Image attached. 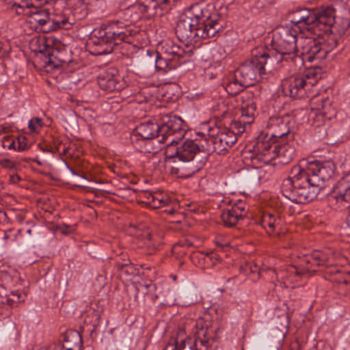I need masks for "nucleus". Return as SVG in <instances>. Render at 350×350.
<instances>
[{"label": "nucleus", "instance_id": "obj_25", "mask_svg": "<svg viewBox=\"0 0 350 350\" xmlns=\"http://www.w3.org/2000/svg\"><path fill=\"white\" fill-rule=\"evenodd\" d=\"M332 254L322 251H314L307 259V262L317 266L328 267L332 265Z\"/></svg>", "mask_w": 350, "mask_h": 350}, {"label": "nucleus", "instance_id": "obj_3", "mask_svg": "<svg viewBox=\"0 0 350 350\" xmlns=\"http://www.w3.org/2000/svg\"><path fill=\"white\" fill-rule=\"evenodd\" d=\"M224 24L218 14L211 13L202 3H196L180 16L175 33L179 40L193 44L214 37L224 30Z\"/></svg>", "mask_w": 350, "mask_h": 350}, {"label": "nucleus", "instance_id": "obj_47", "mask_svg": "<svg viewBox=\"0 0 350 350\" xmlns=\"http://www.w3.org/2000/svg\"><path fill=\"white\" fill-rule=\"evenodd\" d=\"M163 2L164 3H167L169 2V1H168V0H163Z\"/></svg>", "mask_w": 350, "mask_h": 350}, {"label": "nucleus", "instance_id": "obj_19", "mask_svg": "<svg viewBox=\"0 0 350 350\" xmlns=\"http://www.w3.org/2000/svg\"><path fill=\"white\" fill-rule=\"evenodd\" d=\"M247 214V209L245 205L241 203L234 204L230 208L223 211L221 218L222 222L226 226L232 227L235 226L237 222L243 219Z\"/></svg>", "mask_w": 350, "mask_h": 350}, {"label": "nucleus", "instance_id": "obj_27", "mask_svg": "<svg viewBox=\"0 0 350 350\" xmlns=\"http://www.w3.org/2000/svg\"><path fill=\"white\" fill-rule=\"evenodd\" d=\"M144 245L152 250H157L161 244V237L149 232L144 233Z\"/></svg>", "mask_w": 350, "mask_h": 350}, {"label": "nucleus", "instance_id": "obj_5", "mask_svg": "<svg viewBox=\"0 0 350 350\" xmlns=\"http://www.w3.org/2000/svg\"><path fill=\"white\" fill-rule=\"evenodd\" d=\"M137 33L133 26L123 21H113L107 25L93 31L95 38L92 43L98 55H105L111 53L114 46L122 42L132 43Z\"/></svg>", "mask_w": 350, "mask_h": 350}, {"label": "nucleus", "instance_id": "obj_6", "mask_svg": "<svg viewBox=\"0 0 350 350\" xmlns=\"http://www.w3.org/2000/svg\"><path fill=\"white\" fill-rule=\"evenodd\" d=\"M174 162H180L173 170L181 177H189L198 172L207 161L208 154L204 148L193 140H186L176 148L175 154L170 156Z\"/></svg>", "mask_w": 350, "mask_h": 350}, {"label": "nucleus", "instance_id": "obj_33", "mask_svg": "<svg viewBox=\"0 0 350 350\" xmlns=\"http://www.w3.org/2000/svg\"><path fill=\"white\" fill-rule=\"evenodd\" d=\"M1 146L3 148L16 150V139L11 137L5 136L1 140Z\"/></svg>", "mask_w": 350, "mask_h": 350}, {"label": "nucleus", "instance_id": "obj_2", "mask_svg": "<svg viewBox=\"0 0 350 350\" xmlns=\"http://www.w3.org/2000/svg\"><path fill=\"white\" fill-rule=\"evenodd\" d=\"M337 44V41L330 36L322 42L308 35L297 36V29L288 26L275 29L271 40V47L278 53V60H291L299 66H302L304 61L312 62L324 59Z\"/></svg>", "mask_w": 350, "mask_h": 350}, {"label": "nucleus", "instance_id": "obj_26", "mask_svg": "<svg viewBox=\"0 0 350 350\" xmlns=\"http://www.w3.org/2000/svg\"><path fill=\"white\" fill-rule=\"evenodd\" d=\"M306 272L305 269L298 268L294 265H288L285 269L279 271L276 275L277 278L281 280H293L294 277L301 276Z\"/></svg>", "mask_w": 350, "mask_h": 350}, {"label": "nucleus", "instance_id": "obj_4", "mask_svg": "<svg viewBox=\"0 0 350 350\" xmlns=\"http://www.w3.org/2000/svg\"><path fill=\"white\" fill-rule=\"evenodd\" d=\"M289 21L293 24V29L299 30L303 36L308 35L319 40L324 35L333 38L329 33L337 32L344 34L349 27L348 19H342L341 25L336 18L335 9L332 6L322 7L316 13L306 8H300L288 14Z\"/></svg>", "mask_w": 350, "mask_h": 350}, {"label": "nucleus", "instance_id": "obj_16", "mask_svg": "<svg viewBox=\"0 0 350 350\" xmlns=\"http://www.w3.org/2000/svg\"><path fill=\"white\" fill-rule=\"evenodd\" d=\"M97 81L101 89L108 92L120 91L125 86V82L114 68H109L101 72Z\"/></svg>", "mask_w": 350, "mask_h": 350}, {"label": "nucleus", "instance_id": "obj_17", "mask_svg": "<svg viewBox=\"0 0 350 350\" xmlns=\"http://www.w3.org/2000/svg\"><path fill=\"white\" fill-rule=\"evenodd\" d=\"M137 139H161L159 122L148 120L140 123L133 130L131 135V142H136Z\"/></svg>", "mask_w": 350, "mask_h": 350}, {"label": "nucleus", "instance_id": "obj_38", "mask_svg": "<svg viewBox=\"0 0 350 350\" xmlns=\"http://www.w3.org/2000/svg\"><path fill=\"white\" fill-rule=\"evenodd\" d=\"M11 295L13 296V299H16V301L21 302L23 301L21 299V295L18 291H13L11 293Z\"/></svg>", "mask_w": 350, "mask_h": 350}, {"label": "nucleus", "instance_id": "obj_45", "mask_svg": "<svg viewBox=\"0 0 350 350\" xmlns=\"http://www.w3.org/2000/svg\"><path fill=\"white\" fill-rule=\"evenodd\" d=\"M146 288H154V286L153 284H148L145 286Z\"/></svg>", "mask_w": 350, "mask_h": 350}, {"label": "nucleus", "instance_id": "obj_37", "mask_svg": "<svg viewBox=\"0 0 350 350\" xmlns=\"http://www.w3.org/2000/svg\"><path fill=\"white\" fill-rule=\"evenodd\" d=\"M133 268L132 266L127 264L122 265L120 267V274L122 275H133Z\"/></svg>", "mask_w": 350, "mask_h": 350}, {"label": "nucleus", "instance_id": "obj_23", "mask_svg": "<svg viewBox=\"0 0 350 350\" xmlns=\"http://www.w3.org/2000/svg\"><path fill=\"white\" fill-rule=\"evenodd\" d=\"M260 225L267 230L268 234H271L276 228H280L281 219L274 214L265 213L262 216Z\"/></svg>", "mask_w": 350, "mask_h": 350}, {"label": "nucleus", "instance_id": "obj_11", "mask_svg": "<svg viewBox=\"0 0 350 350\" xmlns=\"http://www.w3.org/2000/svg\"><path fill=\"white\" fill-rule=\"evenodd\" d=\"M319 79L320 76L314 70H309L304 75H293L282 80V92L293 98H304Z\"/></svg>", "mask_w": 350, "mask_h": 350}, {"label": "nucleus", "instance_id": "obj_9", "mask_svg": "<svg viewBox=\"0 0 350 350\" xmlns=\"http://www.w3.org/2000/svg\"><path fill=\"white\" fill-rule=\"evenodd\" d=\"M270 60L271 57L265 49H256L252 52L251 59L242 64L234 72L245 85L251 86L266 78V66Z\"/></svg>", "mask_w": 350, "mask_h": 350}, {"label": "nucleus", "instance_id": "obj_41", "mask_svg": "<svg viewBox=\"0 0 350 350\" xmlns=\"http://www.w3.org/2000/svg\"><path fill=\"white\" fill-rule=\"evenodd\" d=\"M60 230L63 234H67L70 232L71 227L68 226H62L59 227Z\"/></svg>", "mask_w": 350, "mask_h": 350}, {"label": "nucleus", "instance_id": "obj_42", "mask_svg": "<svg viewBox=\"0 0 350 350\" xmlns=\"http://www.w3.org/2000/svg\"><path fill=\"white\" fill-rule=\"evenodd\" d=\"M5 302L9 306H12L14 303L15 302H17L16 299H13V298H9L8 297L5 300Z\"/></svg>", "mask_w": 350, "mask_h": 350}, {"label": "nucleus", "instance_id": "obj_49", "mask_svg": "<svg viewBox=\"0 0 350 350\" xmlns=\"http://www.w3.org/2000/svg\"><path fill=\"white\" fill-rule=\"evenodd\" d=\"M221 107H225V105L224 103L221 104Z\"/></svg>", "mask_w": 350, "mask_h": 350}, {"label": "nucleus", "instance_id": "obj_48", "mask_svg": "<svg viewBox=\"0 0 350 350\" xmlns=\"http://www.w3.org/2000/svg\"><path fill=\"white\" fill-rule=\"evenodd\" d=\"M70 170H71V172H72V173L73 174H77L73 171V170H72V169H70Z\"/></svg>", "mask_w": 350, "mask_h": 350}, {"label": "nucleus", "instance_id": "obj_29", "mask_svg": "<svg viewBox=\"0 0 350 350\" xmlns=\"http://www.w3.org/2000/svg\"><path fill=\"white\" fill-rule=\"evenodd\" d=\"M256 109V105L252 100L248 101L243 100L241 106V118L245 117L253 121V116Z\"/></svg>", "mask_w": 350, "mask_h": 350}, {"label": "nucleus", "instance_id": "obj_21", "mask_svg": "<svg viewBox=\"0 0 350 350\" xmlns=\"http://www.w3.org/2000/svg\"><path fill=\"white\" fill-rule=\"evenodd\" d=\"M82 337L80 333L76 330H68L64 336L62 345H54L53 350H81Z\"/></svg>", "mask_w": 350, "mask_h": 350}, {"label": "nucleus", "instance_id": "obj_44", "mask_svg": "<svg viewBox=\"0 0 350 350\" xmlns=\"http://www.w3.org/2000/svg\"><path fill=\"white\" fill-rule=\"evenodd\" d=\"M347 224L348 227L350 228V211H349V216L347 219Z\"/></svg>", "mask_w": 350, "mask_h": 350}, {"label": "nucleus", "instance_id": "obj_24", "mask_svg": "<svg viewBox=\"0 0 350 350\" xmlns=\"http://www.w3.org/2000/svg\"><path fill=\"white\" fill-rule=\"evenodd\" d=\"M246 87H248V85H245L240 77H237L235 72L228 78L225 85L226 92L230 95L238 94Z\"/></svg>", "mask_w": 350, "mask_h": 350}, {"label": "nucleus", "instance_id": "obj_20", "mask_svg": "<svg viewBox=\"0 0 350 350\" xmlns=\"http://www.w3.org/2000/svg\"><path fill=\"white\" fill-rule=\"evenodd\" d=\"M350 203V174L343 176L334 187L329 200Z\"/></svg>", "mask_w": 350, "mask_h": 350}, {"label": "nucleus", "instance_id": "obj_32", "mask_svg": "<svg viewBox=\"0 0 350 350\" xmlns=\"http://www.w3.org/2000/svg\"><path fill=\"white\" fill-rule=\"evenodd\" d=\"M317 107L315 108L318 111L319 115H325L327 113V108L330 106L329 100L327 98H321L319 100Z\"/></svg>", "mask_w": 350, "mask_h": 350}, {"label": "nucleus", "instance_id": "obj_43", "mask_svg": "<svg viewBox=\"0 0 350 350\" xmlns=\"http://www.w3.org/2000/svg\"><path fill=\"white\" fill-rule=\"evenodd\" d=\"M3 55V46H2V44L1 42H0V57H1Z\"/></svg>", "mask_w": 350, "mask_h": 350}, {"label": "nucleus", "instance_id": "obj_39", "mask_svg": "<svg viewBox=\"0 0 350 350\" xmlns=\"http://www.w3.org/2000/svg\"><path fill=\"white\" fill-rule=\"evenodd\" d=\"M208 258H210L211 260L220 261L221 258L215 253L211 252L208 255Z\"/></svg>", "mask_w": 350, "mask_h": 350}, {"label": "nucleus", "instance_id": "obj_34", "mask_svg": "<svg viewBox=\"0 0 350 350\" xmlns=\"http://www.w3.org/2000/svg\"><path fill=\"white\" fill-rule=\"evenodd\" d=\"M33 18L34 20L41 26H44L49 22V16L46 13H36Z\"/></svg>", "mask_w": 350, "mask_h": 350}, {"label": "nucleus", "instance_id": "obj_36", "mask_svg": "<svg viewBox=\"0 0 350 350\" xmlns=\"http://www.w3.org/2000/svg\"><path fill=\"white\" fill-rule=\"evenodd\" d=\"M0 165L4 168L10 170H14L16 168V163L8 159H1Z\"/></svg>", "mask_w": 350, "mask_h": 350}, {"label": "nucleus", "instance_id": "obj_7", "mask_svg": "<svg viewBox=\"0 0 350 350\" xmlns=\"http://www.w3.org/2000/svg\"><path fill=\"white\" fill-rule=\"evenodd\" d=\"M192 332L195 339L185 337V332L179 329L175 343L167 344L163 350H210L213 342L214 330L203 319H197Z\"/></svg>", "mask_w": 350, "mask_h": 350}, {"label": "nucleus", "instance_id": "obj_35", "mask_svg": "<svg viewBox=\"0 0 350 350\" xmlns=\"http://www.w3.org/2000/svg\"><path fill=\"white\" fill-rule=\"evenodd\" d=\"M137 7H138V10L144 14H147L148 15H152L154 14L153 12L150 11L151 5H146L143 3H139L137 5ZM155 8H156V3L154 2H152V10H154Z\"/></svg>", "mask_w": 350, "mask_h": 350}, {"label": "nucleus", "instance_id": "obj_1", "mask_svg": "<svg viewBox=\"0 0 350 350\" xmlns=\"http://www.w3.org/2000/svg\"><path fill=\"white\" fill-rule=\"evenodd\" d=\"M335 165L331 161H301L294 165L288 176L282 180V195L296 204L313 200L334 175Z\"/></svg>", "mask_w": 350, "mask_h": 350}, {"label": "nucleus", "instance_id": "obj_12", "mask_svg": "<svg viewBox=\"0 0 350 350\" xmlns=\"http://www.w3.org/2000/svg\"><path fill=\"white\" fill-rule=\"evenodd\" d=\"M161 139L157 143L165 142L169 139V144H177L185 135L186 128L184 121L179 117L165 115L163 116L160 122Z\"/></svg>", "mask_w": 350, "mask_h": 350}, {"label": "nucleus", "instance_id": "obj_40", "mask_svg": "<svg viewBox=\"0 0 350 350\" xmlns=\"http://www.w3.org/2000/svg\"><path fill=\"white\" fill-rule=\"evenodd\" d=\"M21 180V178L17 174H12L10 176V180L11 183L16 184L18 183Z\"/></svg>", "mask_w": 350, "mask_h": 350}, {"label": "nucleus", "instance_id": "obj_14", "mask_svg": "<svg viewBox=\"0 0 350 350\" xmlns=\"http://www.w3.org/2000/svg\"><path fill=\"white\" fill-rule=\"evenodd\" d=\"M291 118L288 116L276 117L270 119L268 127L269 133L265 137L260 136L262 140L280 141L289 140L294 138V134L290 131Z\"/></svg>", "mask_w": 350, "mask_h": 350}, {"label": "nucleus", "instance_id": "obj_22", "mask_svg": "<svg viewBox=\"0 0 350 350\" xmlns=\"http://www.w3.org/2000/svg\"><path fill=\"white\" fill-rule=\"evenodd\" d=\"M157 139H137L136 142H131L137 150L144 154H154L161 149Z\"/></svg>", "mask_w": 350, "mask_h": 350}, {"label": "nucleus", "instance_id": "obj_28", "mask_svg": "<svg viewBox=\"0 0 350 350\" xmlns=\"http://www.w3.org/2000/svg\"><path fill=\"white\" fill-rule=\"evenodd\" d=\"M234 120L230 124V128L228 129L230 132H232L235 134V136L237 137L238 135H241L245 131V126L247 124H250L252 120L248 119L247 121L243 120Z\"/></svg>", "mask_w": 350, "mask_h": 350}, {"label": "nucleus", "instance_id": "obj_46", "mask_svg": "<svg viewBox=\"0 0 350 350\" xmlns=\"http://www.w3.org/2000/svg\"><path fill=\"white\" fill-rule=\"evenodd\" d=\"M226 110H224V111H222V115H223V116H225V115H226Z\"/></svg>", "mask_w": 350, "mask_h": 350}, {"label": "nucleus", "instance_id": "obj_30", "mask_svg": "<svg viewBox=\"0 0 350 350\" xmlns=\"http://www.w3.org/2000/svg\"><path fill=\"white\" fill-rule=\"evenodd\" d=\"M29 146L27 144V139L24 136H21L16 138V150L22 152L28 150Z\"/></svg>", "mask_w": 350, "mask_h": 350}, {"label": "nucleus", "instance_id": "obj_15", "mask_svg": "<svg viewBox=\"0 0 350 350\" xmlns=\"http://www.w3.org/2000/svg\"><path fill=\"white\" fill-rule=\"evenodd\" d=\"M39 49L38 51L44 55H47L45 63L47 67L51 68H57L63 65L68 64L70 61V57L68 54L66 50L62 47L51 48L44 38L38 40Z\"/></svg>", "mask_w": 350, "mask_h": 350}, {"label": "nucleus", "instance_id": "obj_13", "mask_svg": "<svg viewBox=\"0 0 350 350\" xmlns=\"http://www.w3.org/2000/svg\"><path fill=\"white\" fill-rule=\"evenodd\" d=\"M140 198L142 202L150 208H163V211L170 215L174 214L178 206L176 201L160 191H144L141 193Z\"/></svg>", "mask_w": 350, "mask_h": 350}, {"label": "nucleus", "instance_id": "obj_10", "mask_svg": "<svg viewBox=\"0 0 350 350\" xmlns=\"http://www.w3.org/2000/svg\"><path fill=\"white\" fill-rule=\"evenodd\" d=\"M185 54V50L174 40H163L157 45L155 68L164 72L174 70L180 64V60Z\"/></svg>", "mask_w": 350, "mask_h": 350}, {"label": "nucleus", "instance_id": "obj_18", "mask_svg": "<svg viewBox=\"0 0 350 350\" xmlns=\"http://www.w3.org/2000/svg\"><path fill=\"white\" fill-rule=\"evenodd\" d=\"M237 137L232 132H230L228 129H224L219 131L215 135L211 138L213 144V151L217 154H222L224 151L230 148L236 142Z\"/></svg>", "mask_w": 350, "mask_h": 350}, {"label": "nucleus", "instance_id": "obj_31", "mask_svg": "<svg viewBox=\"0 0 350 350\" xmlns=\"http://www.w3.org/2000/svg\"><path fill=\"white\" fill-rule=\"evenodd\" d=\"M43 126V120L40 118H33L29 121L28 127L29 129L33 132L37 131L38 129H41Z\"/></svg>", "mask_w": 350, "mask_h": 350}, {"label": "nucleus", "instance_id": "obj_8", "mask_svg": "<svg viewBox=\"0 0 350 350\" xmlns=\"http://www.w3.org/2000/svg\"><path fill=\"white\" fill-rule=\"evenodd\" d=\"M294 138L289 140L280 141L262 140L260 138L256 144V151L262 157L265 163L276 160L278 163L286 165L294 158L295 145Z\"/></svg>", "mask_w": 350, "mask_h": 350}]
</instances>
